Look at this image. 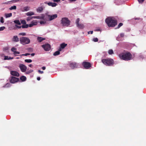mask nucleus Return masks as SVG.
I'll use <instances>...</instances> for the list:
<instances>
[{
    "label": "nucleus",
    "instance_id": "e433bc0d",
    "mask_svg": "<svg viewBox=\"0 0 146 146\" xmlns=\"http://www.w3.org/2000/svg\"><path fill=\"white\" fill-rule=\"evenodd\" d=\"M5 29V27L4 26L1 27H0V31H2Z\"/></svg>",
    "mask_w": 146,
    "mask_h": 146
},
{
    "label": "nucleus",
    "instance_id": "9b49d317",
    "mask_svg": "<svg viewBox=\"0 0 146 146\" xmlns=\"http://www.w3.org/2000/svg\"><path fill=\"white\" fill-rule=\"evenodd\" d=\"M10 73L11 75L13 76H15L17 77L19 76V73L16 71H11L10 72Z\"/></svg>",
    "mask_w": 146,
    "mask_h": 146
},
{
    "label": "nucleus",
    "instance_id": "423d86ee",
    "mask_svg": "<svg viewBox=\"0 0 146 146\" xmlns=\"http://www.w3.org/2000/svg\"><path fill=\"white\" fill-rule=\"evenodd\" d=\"M68 65L72 69L77 68L78 66V64L74 62H70Z\"/></svg>",
    "mask_w": 146,
    "mask_h": 146
},
{
    "label": "nucleus",
    "instance_id": "2eb2a0df",
    "mask_svg": "<svg viewBox=\"0 0 146 146\" xmlns=\"http://www.w3.org/2000/svg\"><path fill=\"white\" fill-rule=\"evenodd\" d=\"M44 7L41 6L38 7L36 9V11L37 12L40 13L42 12L44 8Z\"/></svg>",
    "mask_w": 146,
    "mask_h": 146
},
{
    "label": "nucleus",
    "instance_id": "c9c22d12",
    "mask_svg": "<svg viewBox=\"0 0 146 146\" xmlns=\"http://www.w3.org/2000/svg\"><path fill=\"white\" fill-rule=\"evenodd\" d=\"M123 25V23H120L118 25L117 28L118 29L119 28L121 27Z\"/></svg>",
    "mask_w": 146,
    "mask_h": 146
},
{
    "label": "nucleus",
    "instance_id": "49530a36",
    "mask_svg": "<svg viewBox=\"0 0 146 146\" xmlns=\"http://www.w3.org/2000/svg\"><path fill=\"white\" fill-rule=\"evenodd\" d=\"M15 26L17 28L19 29L21 28L22 27V26H18L17 25H16Z\"/></svg>",
    "mask_w": 146,
    "mask_h": 146
},
{
    "label": "nucleus",
    "instance_id": "3c124183",
    "mask_svg": "<svg viewBox=\"0 0 146 146\" xmlns=\"http://www.w3.org/2000/svg\"><path fill=\"white\" fill-rule=\"evenodd\" d=\"M31 56H33L35 55V54L34 53H32L31 54Z\"/></svg>",
    "mask_w": 146,
    "mask_h": 146
},
{
    "label": "nucleus",
    "instance_id": "cd10ccee",
    "mask_svg": "<svg viewBox=\"0 0 146 146\" xmlns=\"http://www.w3.org/2000/svg\"><path fill=\"white\" fill-rule=\"evenodd\" d=\"M34 18V16L33 17H31V16H29L27 17V21H29L32 19L33 18Z\"/></svg>",
    "mask_w": 146,
    "mask_h": 146
},
{
    "label": "nucleus",
    "instance_id": "20e7f679",
    "mask_svg": "<svg viewBox=\"0 0 146 146\" xmlns=\"http://www.w3.org/2000/svg\"><path fill=\"white\" fill-rule=\"evenodd\" d=\"M19 41L20 43L23 45L28 44L31 42L29 38L23 36L19 38Z\"/></svg>",
    "mask_w": 146,
    "mask_h": 146
},
{
    "label": "nucleus",
    "instance_id": "7ed1b4c3",
    "mask_svg": "<svg viewBox=\"0 0 146 146\" xmlns=\"http://www.w3.org/2000/svg\"><path fill=\"white\" fill-rule=\"evenodd\" d=\"M102 61L104 65L106 66H111L114 64L113 60L110 58L103 59Z\"/></svg>",
    "mask_w": 146,
    "mask_h": 146
},
{
    "label": "nucleus",
    "instance_id": "9d476101",
    "mask_svg": "<svg viewBox=\"0 0 146 146\" xmlns=\"http://www.w3.org/2000/svg\"><path fill=\"white\" fill-rule=\"evenodd\" d=\"M21 70L23 72H26L27 67L25 65L23 64H20L19 66Z\"/></svg>",
    "mask_w": 146,
    "mask_h": 146
},
{
    "label": "nucleus",
    "instance_id": "f257e3e1",
    "mask_svg": "<svg viewBox=\"0 0 146 146\" xmlns=\"http://www.w3.org/2000/svg\"><path fill=\"white\" fill-rule=\"evenodd\" d=\"M106 22L109 27H114L117 24V20L110 17H108L106 19Z\"/></svg>",
    "mask_w": 146,
    "mask_h": 146
},
{
    "label": "nucleus",
    "instance_id": "bb28decb",
    "mask_svg": "<svg viewBox=\"0 0 146 146\" xmlns=\"http://www.w3.org/2000/svg\"><path fill=\"white\" fill-rule=\"evenodd\" d=\"M27 16H31L34 15V13L33 12H30L26 13Z\"/></svg>",
    "mask_w": 146,
    "mask_h": 146
},
{
    "label": "nucleus",
    "instance_id": "603ef678",
    "mask_svg": "<svg viewBox=\"0 0 146 146\" xmlns=\"http://www.w3.org/2000/svg\"><path fill=\"white\" fill-rule=\"evenodd\" d=\"M42 70H45L46 69V67L44 66L42 67Z\"/></svg>",
    "mask_w": 146,
    "mask_h": 146
},
{
    "label": "nucleus",
    "instance_id": "4be33fe9",
    "mask_svg": "<svg viewBox=\"0 0 146 146\" xmlns=\"http://www.w3.org/2000/svg\"><path fill=\"white\" fill-rule=\"evenodd\" d=\"M44 16H34V18L43 19H44Z\"/></svg>",
    "mask_w": 146,
    "mask_h": 146
},
{
    "label": "nucleus",
    "instance_id": "5701e85b",
    "mask_svg": "<svg viewBox=\"0 0 146 146\" xmlns=\"http://www.w3.org/2000/svg\"><path fill=\"white\" fill-rule=\"evenodd\" d=\"M77 26L80 29H83L84 27V26L83 24H78L77 25Z\"/></svg>",
    "mask_w": 146,
    "mask_h": 146
},
{
    "label": "nucleus",
    "instance_id": "a18cd8bd",
    "mask_svg": "<svg viewBox=\"0 0 146 146\" xmlns=\"http://www.w3.org/2000/svg\"><path fill=\"white\" fill-rule=\"evenodd\" d=\"M30 54L29 53H26L25 54H23L22 55H21L22 56H27V55H30Z\"/></svg>",
    "mask_w": 146,
    "mask_h": 146
},
{
    "label": "nucleus",
    "instance_id": "0eeeda50",
    "mask_svg": "<svg viewBox=\"0 0 146 146\" xmlns=\"http://www.w3.org/2000/svg\"><path fill=\"white\" fill-rule=\"evenodd\" d=\"M42 47L44 49V50L46 51L49 50L51 48L50 45L48 43L42 45Z\"/></svg>",
    "mask_w": 146,
    "mask_h": 146
},
{
    "label": "nucleus",
    "instance_id": "f704fd0d",
    "mask_svg": "<svg viewBox=\"0 0 146 146\" xmlns=\"http://www.w3.org/2000/svg\"><path fill=\"white\" fill-rule=\"evenodd\" d=\"M21 23L23 25H25L26 24V22L24 20H23L21 21Z\"/></svg>",
    "mask_w": 146,
    "mask_h": 146
},
{
    "label": "nucleus",
    "instance_id": "864d4df0",
    "mask_svg": "<svg viewBox=\"0 0 146 146\" xmlns=\"http://www.w3.org/2000/svg\"><path fill=\"white\" fill-rule=\"evenodd\" d=\"M37 80H40V77H38L37 78Z\"/></svg>",
    "mask_w": 146,
    "mask_h": 146
},
{
    "label": "nucleus",
    "instance_id": "b1692460",
    "mask_svg": "<svg viewBox=\"0 0 146 146\" xmlns=\"http://www.w3.org/2000/svg\"><path fill=\"white\" fill-rule=\"evenodd\" d=\"M12 14L11 13H5V16L6 18H8L12 16Z\"/></svg>",
    "mask_w": 146,
    "mask_h": 146
},
{
    "label": "nucleus",
    "instance_id": "37998d69",
    "mask_svg": "<svg viewBox=\"0 0 146 146\" xmlns=\"http://www.w3.org/2000/svg\"><path fill=\"white\" fill-rule=\"evenodd\" d=\"M145 0H138L139 3H142Z\"/></svg>",
    "mask_w": 146,
    "mask_h": 146
},
{
    "label": "nucleus",
    "instance_id": "a19ab883",
    "mask_svg": "<svg viewBox=\"0 0 146 146\" xmlns=\"http://www.w3.org/2000/svg\"><path fill=\"white\" fill-rule=\"evenodd\" d=\"M93 41L95 42H97L98 41V39L97 38H94L93 39Z\"/></svg>",
    "mask_w": 146,
    "mask_h": 146
},
{
    "label": "nucleus",
    "instance_id": "f03ea898",
    "mask_svg": "<svg viewBox=\"0 0 146 146\" xmlns=\"http://www.w3.org/2000/svg\"><path fill=\"white\" fill-rule=\"evenodd\" d=\"M120 58L125 61H128L132 59V55L129 52L122 53L119 55Z\"/></svg>",
    "mask_w": 146,
    "mask_h": 146
},
{
    "label": "nucleus",
    "instance_id": "5fc2aeb1",
    "mask_svg": "<svg viewBox=\"0 0 146 146\" xmlns=\"http://www.w3.org/2000/svg\"><path fill=\"white\" fill-rule=\"evenodd\" d=\"M29 66L31 67H33V65L31 64H29Z\"/></svg>",
    "mask_w": 146,
    "mask_h": 146
},
{
    "label": "nucleus",
    "instance_id": "f3484780",
    "mask_svg": "<svg viewBox=\"0 0 146 146\" xmlns=\"http://www.w3.org/2000/svg\"><path fill=\"white\" fill-rule=\"evenodd\" d=\"M12 40L14 42H18L19 41V39L17 36H14L12 38Z\"/></svg>",
    "mask_w": 146,
    "mask_h": 146
},
{
    "label": "nucleus",
    "instance_id": "4c0bfd02",
    "mask_svg": "<svg viewBox=\"0 0 146 146\" xmlns=\"http://www.w3.org/2000/svg\"><path fill=\"white\" fill-rule=\"evenodd\" d=\"M0 22L2 23H3L4 22V19L2 17H1V18Z\"/></svg>",
    "mask_w": 146,
    "mask_h": 146
},
{
    "label": "nucleus",
    "instance_id": "ddd939ff",
    "mask_svg": "<svg viewBox=\"0 0 146 146\" xmlns=\"http://www.w3.org/2000/svg\"><path fill=\"white\" fill-rule=\"evenodd\" d=\"M67 44L65 43H63L60 44V48H59V51H61L62 49L64 48L67 46Z\"/></svg>",
    "mask_w": 146,
    "mask_h": 146
},
{
    "label": "nucleus",
    "instance_id": "412c9836",
    "mask_svg": "<svg viewBox=\"0 0 146 146\" xmlns=\"http://www.w3.org/2000/svg\"><path fill=\"white\" fill-rule=\"evenodd\" d=\"M13 59V57L11 58L10 57H9L8 56H4V60H9L12 59Z\"/></svg>",
    "mask_w": 146,
    "mask_h": 146
},
{
    "label": "nucleus",
    "instance_id": "7c9ffc66",
    "mask_svg": "<svg viewBox=\"0 0 146 146\" xmlns=\"http://www.w3.org/2000/svg\"><path fill=\"white\" fill-rule=\"evenodd\" d=\"M108 53L110 54H113V52L112 50L110 49L108 51Z\"/></svg>",
    "mask_w": 146,
    "mask_h": 146
},
{
    "label": "nucleus",
    "instance_id": "2f4dec72",
    "mask_svg": "<svg viewBox=\"0 0 146 146\" xmlns=\"http://www.w3.org/2000/svg\"><path fill=\"white\" fill-rule=\"evenodd\" d=\"M25 61L26 62L30 63V62H32V60L31 59H25Z\"/></svg>",
    "mask_w": 146,
    "mask_h": 146
},
{
    "label": "nucleus",
    "instance_id": "de8ad7c7",
    "mask_svg": "<svg viewBox=\"0 0 146 146\" xmlns=\"http://www.w3.org/2000/svg\"><path fill=\"white\" fill-rule=\"evenodd\" d=\"M38 72L40 74H42L43 73V71H41L40 70H38Z\"/></svg>",
    "mask_w": 146,
    "mask_h": 146
},
{
    "label": "nucleus",
    "instance_id": "72a5a7b5",
    "mask_svg": "<svg viewBox=\"0 0 146 146\" xmlns=\"http://www.w3.org/2000/svg\"><path fill=\"white\" fill-rule=\"evenodd\" d=\"M26 35V33H19V35H22L23 36H25Z\"/></svg>",
    "mask_w": 146,
    "mask_h": 146
},
{
    "label": "nucleus",
    "instance_id": "8fccbe9b",
    "mask_svg": "<svg viewBox=\"0 0 146 146\" xmlns=\"http://www.w3.org/2000/svg\"><path fill=\"white\" fill-rule=\"evenodd\" d=\"M93 33V31H90L88 32V33L90 34V33L91 34H92Z\"/></svg>",
    "mask_w": 146,
    "mask_h": 146
},
{
    "label": "nucleus",
    "instance_id": "79ce46f5",
    "mask_svg": "<svg viewBox=\"0 0 146 146\" xmlns=\"http://www.w3.org/2000/svg\"><path fill=\"white\" fill-rule=\"evenodd\" d=\"M46 22L45 21H40V23L41 25L42 24H44L46 23Z\"/></svg>",
    "mask_w": 146,
    "mask_h": 146
},
{
    "label": "nucleus",
    "instance_id": "09e8293b",
    "mask_svg": "<svg viewBox=\"0 0 146 146\" xmlns=\"http://www.w3.org/2000/svg\"><path fill=\"white\" fill-rule=\"evenodd\" d=\"M60 0H53V1L54 2H58L60 1Z\"/></svg>",
    "mask_w": 146,
    "mask_h": 146
},
{
    "label": "nucleus",
    "instance_id": "ea45409f",
    "mask_svg": "<svg viewBox=\"0 0 146 146\" xmlns=\"http://www.w3.org/2000/svg\"><path fill=\"white\" fill-rule=\"evenodd\" d=\"M79 21H80L79 18L77 19L76 20V24L77 25L78 24H79Z\"/></svg>",
    "mask_w": 146,
    "mask_h": 146
},
{
    "label": "nucleus",
    "instance_id": "393cba45",
    "mask_svg": "<svg viewBox=\"0 0 146 146\" xmlns=\"http://www.w3.org/2000/svg\"><path fill=\"white\" fill-rule=\"evenodd\" d=\"M14 22L15 23L19 25H20L21 24L19 21L18 20H16L14 21Z\"/></svg>",
    "mask_w": 146,
    "mask_h": 146
},
{
    "label": "nucleus",
    "instance_id": "c85d7f7f",
    "mask_svg": "<svg viewBox=\"0 0 146 146\" xmlns=\"http://www.w3.org/2000/svg\"><path fill=\"white\" fill-rule=\"evenodd\" d=\"M29 27V25L28 24L24 25L22 26V28H27Z\"/></svg>",
    "mask_w": 146,
    "mask_h": 146
},
{
    "label": "nucleus",
    "instance_id": "1a4fd4ad",
    "mask_svg": "<svg viewBox=\"0 0 146 146\" xmlns=\"http://www.w3.org/2000/svg\"><path fill=\"white\" fill-rule=\"evenodd\" d=\"M82 65L86 69H88L91 67L90 63L87 62H83L82 63Z\"/></svg>",
    "mask_w": 146,
    "mask_h": 146
},
{
    "label": "nucleus",
    "instance_id": "aec40b11",
    "mask_svg": "<svg viewBox=\"0 0 146 146\" xmlns=\"http://www.w3.org/2000/svg\"><path fill=\"white\" fill-rule=\"evenodd\" d=\"M20 79L21 80L22 82H24L26 80V77L24 76H22L20 77Z\"/></svg>",
    "mask_w": 146,
    "mask_h": 146
},
{
    "label": "nucleus",
    "instance_id": "6ab92c4d",
    "mask_svg": "<svg viewBox=\"0 0 146 146\" xmlns=\"http://www.w3.org/2000/svg\"><path fill=\"white\" fill-rule=\"evenodd\" d=\"M45 39V38L41 37L38 36L37 38V40L39 42H41L43 40H44Z\"/></svg>",
    "mask_w": 146,
    "mask_h": 146
},
{
    "label": "nucleus",
    "instance_id": "c03bdc74",
    "mask_svg": "<svg viewBox=\"0 0 146 146\" xmlns=\"http://www.w3.org/2000/svg\"><path fill=\"white\" fill-rule=\"evenodd\" d=\"M124 34L123 33H121L120 34V36L121 37H123L124 36Z\"/></svg>",
    "mask_w": 146,
    "mask_h": 146
},
{
    "label": "nucleus",
    "instance_id": "c756f323",
    "mask_svg": "<svg viewBox=\"0 0 146 146\" xmlns=\"http://www.w3.org/2000/svg\"><path fill=\"white\" fill-rule=\"evenodd\" d=\"M16 9V6L15 5H14L13 6L11 7L10 8H9V9L10 10H12L13 9Z\"/></svg>",
    "mask_w": 146,
    "mask_h": 146
},
{
    "label": "nucleus",
    "instance_id": "bf43d9fd",
    "mask_svg": "<svg viewBox=\"0 0 146 146\" xmlns=\"http://www.w3.org/2000/svg\"><path fill=\"white\" fill-rule=\"evenodd\" d=\"M62 1H64V0H62Z\"/></svg>",
    "mask_w": 146,
    "mask_h": 146
},
{
    "label": "nucleus",
    "instance_id": "4d7b16f0",
    "mask_svg": "<svg viewBox=\"0 0 146 146\" xmlns=\"http://www.w3.org/2000/svg\"><path fill=\"white\" fill-rule=\"evenodd\" d=\"M48 3L47 1L45 2H44V3L46 4H47Z\"/></svg>",
    "mask_w": 146,
    "mask_h": 146
},
{
    "label": "nucleus",
    "instance_id": "58836bf2",
    "mask_svg": "<svg viewBox=\"0 0 146 146\" xmlns=\"http://www.w3.org/2000/svg\"><path fill=\"white\" fill-rule=\"evenodd\" d=\"M33 70H30L28 71H27L26 73L27 74H29L31 73L32 72H33Z\"/></svg>",
    "mask_w": 146,
    "mask_h": 146
},
{
    "label": "nucleus",
    "instance_id": "473e14b6",
    "mask_svg": "<svg viewBox=\"0 0 146 146\" xmlns=\"http://www.w3.org/2000/svg\"><path fill=\"white\" fill-rule=\"evenodd\" d=\"M24 9L25 11H27L29 10V7L27 6L25 7L24 8Z\"/></svg>",
    "mask_w": 146,
    "mask_h": 146
},
{
    "label": "nucleus",
    "instance_id": "f8f14e48",
    "mask_svg": "<svg viewBox=\"0 0 146 146\" xmlns=\"http://www.w3.org/2000/svg\"><path fill=\"white\" fill-rule=\"evenodd\" d=\"M48 17L49 18V20L51 21L55 18H56L57 17V15L56 14H54L52 15H48Z\"/></svg>",
    "mask_w": 146,
    "mask_h": 146
},
{
    "label": "nucleus",
    "instance_id": "39448f33",
    "mask_svg": "<svg viewBox=\"0 0 146 146\" xmlns=\"http://www.w3.org/2000/svg\"><path fill=\"white\" fill-rule=\"evenodd\" d=\"M61 23L64 26H68L70 23V21L67 17H64L62 19Z\"/></svg>",
    "mask_w": 146,
    "mask_h": 146
},
{
    "label": "nucleus",
    "instance_id": "dca6fc26",
    "mask_svg": "<svg viewBox=\"0 0 146 146\" xmlns=\"http://www.w3.org/2000/svg\"><path fill=\"white\" fill-rule=\"evenodd\" d=\"M37 24V22L36 21H32L31 24H30L29 25V27H32L34 25H36Z\"/></svg>",
    "mask_w": 146,
    "mask_h": 146
},
{
    "label": "nucleus",
    "instance_id": "6e6552de",
    "mask_svg": "<svg viewBox=\"0 0 146 146\" xmlns=\"http://www.w3.org/2000/svg\"><path fill=\"white\" fill-rule=\"evenodd\" d=\"M19 80V79L18 78L14 76L11 77L9 80L10 82L13 84H14L17 82Z\"/></svg>",
    "mask_w": 146,
    "mask_h": 146
},
{
    "label": "nucleus",
    "instance_id": "a211bd4d",
    "mask_svg": "<svg viewBox=\"0 0 146 146\" xmlns=\"http://www.w3.org/2000/svg\"><path fill=\"white\" fill-rule=\"evenodd\" d=\"M47 4L50 6H51L52 7H55L57 5V4L55 3L48 2Z\"/></svg>",
    "mask_w": 146,
    "mask_h": 146
},
{
    "label": "nucleus",
    "instance_id": "4468645a",
    "mask_svg": "<svg viewBox=\"0 0 146 146\" xmlns=\"http://www.w3.org/2000/svg\"><path fill=\"white\" fill-rule=\"evenodd\" d=\"M16 50V48L14 47H13L11 49V51L13 52V54L15 55H16V54H19L20 53L19 52L15 51Z\"/></svg>",
    "mask_w": 146,
    "mask_h": 146
},
{
    "label": "nucleus",
    "instance_id": "6e6d98bb",
    "mask_svg": "<svg viewBox=\"0 0 146 146\" xmlns=\"http://www.w3.org/2000/svg\"><path fill=\"white\" fill-rule=\"evenodd\" d=\"M76 0H70V1H75Z\"/></svg>",
    "mask_w": 146,
    "mask_h": 146
},
{
    "label": "nucleus",
    "instance_id": "13d9d810",
    "mask_svg": "<svg viewBox=\"0 0 146 146\" xmlns=\"http://www.w3.org/2000/svg\"><path fill=\"white\" fill-rule=\"evenodd\" d=\"M4 3L7 4V3H6V2H5V3Z\"/></svg>",
    "mask_w": 146,
    "mask_h": 146
},
{
    "label": "nucleus",
    "instance_id": "a878e982",
    "mask_svg": "<svg viewBox=\"0 0 146 146\" xmlns=\"http://www.w3.org/2000/svg\"><path fill=\"white\" fill-rule=\"evenodd\" d=\"M60 51H59V49L58 51H56L54 53L53 55L54 56H56L59 54H60Z\"/></svg>",
    "mask_w": 146,
    "mask_h": 146
}]
</instances>
